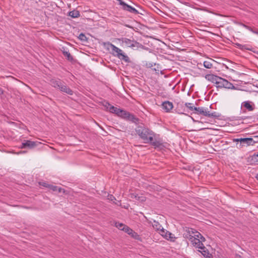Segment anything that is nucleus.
<instances>
[{"label": "nucleus", "mask_w": 258, "mask_h": 258, "mask_svg": "<svg viewBox=\"0 0 258 258\" xmlns=\"http://www.w3.org/2000/svg\"><path fill=\"white\" fill-rule=\"evenodd\" d=\"M159 233L167 240H170L171 241L175 240V237L173 236V235L163 228H162L161 230L159 232Z\"/></svg>", "instance_id": "obj_9"}, {"label": "nucleus", "mask_w": 258, "mask_h": 258, "mask_svg": "<svg viewBox=\"0 0 258 258\" xmlns=\"http://www.w3.org/2000/svg\"><path fill=\"white\" fill-rule=\"evenodd\" d=\"M135 128V132L139 137L144 141L145 143H148L153 140V138L155 135V133L145 126L143 123H139Z\"/></svg>", "instance_id": "obj_3"}, {"label": "nucleus", "mask_w": 258, "mask_h": 258, "mask_svg": "<svg viewBox=\"0 0 258 258\" xmlns=\"http://www.w3.org/2000/svg\"><path fill=\"white\" fill-rule=\"evenodd\" d=\"M253 159L254 160H255L256 161H258V152H257V155H254V156H253Z\"/></svg>", "instance_id": "obj_41"}, {"label": "nucleus", "mask_w": 258, "mask_h": 258, "mask_svg": "<svg viewBox=\"0 0 258 258\" xmlns=\"http://www.w3.org/2000/svg\"><path fill=\"white\" fill-rule=\"evenodd\" d=\"M102 105L106 108L107 111H109L110 107L112 106L108 102L105 101L102 102Z\"/></svg>", "instance_id": "obj_28"}, {"label": "nucleus", "mask_w": 258, "mask_h": 258, "mask_svg": "<svg viewBox=\"0 0 258 258\" xmlns=\"http://www.w3.org/2000/svg\"><path fill=\"white\" fill-rule=\"evenodd\" d=\"M79 38L82 40V41H86L87 40V38L86 37V36H85V35L83 33H81L79 36Z\"/></svg>", "instance_id": "obj_32"}, {"label": "nucleus", "mask_w": 258, "mask_h": 258, "mask_svg": "<svg viewBox=\"0 0 258 258\" xmlns=\"http://www.w3.org/2000/svg\"><path fill=\"white\" fill-rule=\"evenodd\" d=\"M205 79L216 85L217 88H224L228 89L236 90V88L232 83L227 80L213 74H207Z\"/></svg>", "instance_id": "obj_2"}, {"label": "nucleus", "mask_w": 258, "mask_h": 258, "mask_svg": "<svg viewBox=\"0 0 258 258\" xmlns=\"http://www.w3.org/2000/svg\"><path fill=\"white\" fill-rule=\"evenodd\" d=\"M162 108L167 112H170L173 107V103L169 101H166L162 104Z\"/></svg>", "instance_id": "obj_14"}, {"label": "nucleus", "mask_w": 258, "mask_h": 258, "mask_svg": "<svg viewBox=\"0 0 258 258\" xmlns=\"http://www.w3.org/2000/svg\"><path fill=\"white\" fill-rule=\"evenodd\" d=\"M110 113L115 114L119 117L128 121H131L135 124H138L140 119L134 114L127 111L123 109L117 108L114 106L110 107L109 111Z\"/></svg>", "instance_id": "obj_1"}, {"label": "nucleus", "mask_w": 258, "mask_h": 258, "mask_svg": "<svg viewBox=\"0 0 258 258\" xmlns=\"http://www.w3.org/2000/svg\"><path fill=\"white\" fill-rule=\"evenodd\" d=\"M39 144H40V143L30 140H26L22 143L20 148L21 149L28 148L31 149L36 147Z\"/></svg>", "instance_id": "obj_7"}, {"label": "nucleus", "mask_w": 258, "mask_h": 258, "mask_svg": "<svg viewBox=\"0 0 258 258\" xmlns=\"http://www.w3.org/2000/svg\"><path fill=\"white\" fill-rule=\"evenodd\" d=\"M115 226L118 229L123 231L126 225L121 223L115 222Z\"/></svg>", "instance_id": "obj_26"}, {"label": "nucleus", "mask_w": 258, "mask_h": 258, "mask_svg": "<svg viewBox=\"0 0 258 258\" xmlns=\"http://www.w3.org/2000/svg\"><path fill=\"white\" fill-rule=\"evenodd\" d=\"M48 188L52 190V191H57L58 186L50 184L49 187Z\"/></svg>", "instance_id": "obj_35"}, {"label": "nucleus", "mask_w": 258, "mask_h": 258, "mask_svg": "<svg viewBox=\"0 0 258 258\" xmlns=\"http://www.w3.org/2000/svg\"><path fill=\"white\" fill-rule=\"evenodd\" d=\"M255 178H256L257 180H258V173L256 174Z\"/></svg>", "instance_id": "obj_46"}, {"label": "nucleus", "mask_w": 258, "mask_h": 258, "mask_svg": "<svg viewBox=\"0 0 258 258\" xmlns=\"http://www.w3.org/2000/svg\"><path fill=\"white\" fill-rule=\"evenodd\" d=\"M61 92L65 93L69 95H72L73 94V91L69 87H68L65 83L62 84L61 86L60 87L59 90Z\"/></svg>", "instance_id": "obj_16"}, {"label": "nucleus", "mask_w": 258, "mask_h": 258, "mask_svg": "<svg viewBox=\"0 0 258 258\" xmlns=\"http://www.w3.org/2000/svg\"><path fill=\"white\" fill-rule=\"evenodd\" d=\"M194 237H196L197 238H203V240L205 239V237L198 231L196 230V232H195V234L194 235Z\"/></svg>", "instance_id": "obj_29"}, {"label": "nucleus", "mask_w": 258, "mask_h": 258, "mask_svg": "<svg viewBox=\"0 0 258 258\" xmlns=\"http://www.w3.org/2000/svg\"><path fill=\"white\" fill-rule=\"evenodd\" d=\"M122 9L124 11H127L130 13L133 14L134 15H138L141 14L137 10H136L135 8H133L130 5H127V4H125L124 6L122 7Z\"/></svg>", "instance_id": "obj_12"}, {"label": "nucleus", "mask_w": 258, "mask_h": 258, "mask_svg": "<svg viewBox=\"0 0 258 258\" xmlns=\"http://www.w3.org/2000/svg\"><path fill=\"white\" fill-rule=\"evenodd\" d=\"M200 239L201 240V241H202V243L203 242H204V241L206 240V239H205L204 240H203V238H200Z\"/></svg>", "instance_id": "obj_45"}, {"label": "nucleus", "mask_w": 258, "mask_h": 258, "mask_svg": "<svg viewBox=\"0 0 258 258\" xmlns=\"http://www.w3.org/2000/svg\"><path fill=\"white\" fill-rule=\"evenodd\" d=\"M242 112H243V113H245V112H246V110H242Z\"/></svg>", "instance_id": "obj_48"}, {"label": "nucleus", "mask_w": 258, "mask_h": 258, "mask_svg": "<svg viewBox=\"0 0 258 258\" xmlns=\"http://www.w3.org/2000/svg\"><path fill=\"white\" fill-rule=\"evenodd\" d=\"M149 143H150L151 145L154 146L155 148H159L162 146V143L161 141L159 140H155L154 141L153 140L152 141L149 142Z\"/></svg>", "instance_id": "obj_24"}, {"label": "nucleus", "mask_w": 258, "mask_h": 258, "mask_svg": "<svg viewBox=\"0 0 258 258\" xmlns=\"http://www.w3.org/2000/svg\"><path fill=\"white\" fill-rule=\"evenodd\" d=\"M247 29L249 31H251L253 33H254L256 34H258V29H257L253 28L250 26H248V28Z\"/></svg>", "instance_id": "obj_33"}, {"label": "nucleus", "mask_w": 258, "mask_h": 258, "mask_svg": "<svg viewBox=\"0 0 258 258\" xmlns=\"http://www.w3.org/2000/svg\"><path fill=\"white\" fill-rule=\"evenodd\" d=\"M156 74H159V70L158 67L152 69Z\"/></svg>", "instance_id": "obj_39"}, {"label": "nucleus", "mask_w": 258, "mask_h": 258, "mask_svg": "<svg viewBox=\"0 0 258 258\" xmlns=\"http://www.w3.org/2000/svg\"><path fill=\"white\" fill-rule=\"evenodd\" d=\"M123 231H124L125 233H127L128 235H130L132 232L133 230L128 226L126 225Z\"/></svg>", "instance_id": "obj_30"}, {"label": "nucleus", "mask_w": 258, "mask_h": 258, "mask_svg": "<svg viewBox=\"0 0 258 258\" xmlns=\"http://www.w3.org/2000/svg\"><path fill=\"white\" fill-rule=\"evenodd\" d=\"M107 197L108 199L111 201L114 202L115 200H116L115 198L112 195H108Z\"/></svg>", "instance_id": "obj_36"}, {"label": "nucleus", "mask_w": 258, "mask_h": 258, "mask_svg": "<svg viewBox=\"0 0 258 258\" xmlns=\"http://www.w3.org/2000/svg\"><path fill=\"white\" fill-rule=\"evenodd\" d=\"M233 142H240L239 147L237 146V148H241L245 145L247 146L253 145L255 143L251 138H236L233 139Z\"/></svg>", "instance_id": "obj_6"}, {"label": "nucleus", "mask_w": 258, "mask_h": 258, "mask_svg": "<svg viewBox=\"0 0 258 258\" xmlns=\"http://www.w3.org/2000/svg\"><path fill=\"white\" fill-rule=\"evenodd\" d=\"M4 93V91L1 88H0V95H3Z\"/></svg>", "instance_id": "obj_42"}, {"label": "nucleus", "mask_w": 258, "mask_h": 258, "mask_svg": "<svg viewBox=\"0 0 258 258\" xmlns=\"http://www.w3.org/2000/svg\"><path fill=\"white\" fill-rule=\"evenodd\" d=\"M131 198H136V199H137V196L136 195H135V194H132V195H131Z\"/></svg>", "instance_id": "obj_43"}, {"label": "nucleus", "mask_w": 258, "mask_h": 258, "mask_svg": "<svg viewBox=\"0 0 258 258\" xmlns=\"http://www.w3.org/2000/svg\"><path fill=\"white\" fill-rule=\"evenodd\" d=\"M132 237L135 238V239H138L139 235L138 234V233L134 231L133 230L131 234H130Z\"/></svg>", "instance_id": "obj_34"}, {"label": "nucleus", "mask_w": 258, "mask_h": 258, "mask_svg": "<svg viewBox=\"0 0 258 258\" xmlns=\"http://www.w3.org/2000/svg\"><path fill=\"white\" fill-rule=\"evenodd\" d=\"M235 45L236 47L238 48L241 49V50H250V48H248L246 45H242L238 43H235Z\"/></svg>", "instance_id": "obj_25"}, {"label": "nucleus", "mask_w": 258, "mask_h": 258, "mask_svg": "<svg viewBox=\"0 0 258 258\" xmlns=\"http://www.w3.org/2000/svg\"><path fill=\"white\" fill-rule=\"evenodd\" d=\"M50 83L53 87L59 90L62 84H64V82L59 79H52L50 81Z\"/></svg>", "instance_id": "obj_11"}, {"label": "nucleus", "mask_w": 258, "mask_h": 258, "mask_svg": "<svg viewBox=\"0 0 258 258\" xmlns=\"http://www.w3.org/2000/svg\"><path fill=\"white\" fill-rule=\"evenodd\" d=\"M248 26L246 25L245 27V28L247 29L248 28Z\"/></svg>", "instance_id": "obj_47"}, {"label": "nucleus", "mask_w": 258, "mask_h": 258, "mask_svg": "<svg viewBox=\"0 0 258 258\" xmlns=\"http://www.w3.org/2000/svg\"><path fill=\"white\" fill-rule=\"evenodd\" d=\"M118 2L119 5L121 6V9L124 6V5H125V3L123 2L122 0H116Z\"/></svg>", "instance_id": "obj_37"}, {"label": "nucleus", "mask_w": 258, "mask_h": 258, "mask_svg": "<svg viewBox=\"0 0 258 258\" xmlns=\"http://www.w3.org/2000/svg\"><path fill=\"white\" fill-rule=\"evenodd\" d=\"M199 251L205 258H212L213 257L212 254L209 252V250L205 246L203 248L202 247Z\"/></svg>", "instance_id": "obj_17"}, {"label": "nucleus", "mask_w": 258, "mask_h": 258, "mask_svg": "<svg viewBox=\"0 0 258 258\" xmlns=\"http://www.w3.org/2000/svg\"><path fill=\"white\" fill-rule=\"evenodd\" d=\"M258 119V114H253L251 116H245L238 117L237 119L239 121H242L241 122L243 123V120H246L248 123L254 122Z\"/></svg>", "instance_id": "obj_8"}, {"label": "nucleus", "mask_w": 258, "mask_h": 258, "mask_svg": "<svg viewBox=\"0 0 258 258\" xmlns=\"http://www.w3.org/2000/svg\"><path fill=\"white\" fill-rule=\"evenodd\" d=\"M152 224L153 228L158 232L160 231L162 228H163L160 223L155 220L153 221Z\"/></svg>", "instance_id": "obj_19"}, {"label": "nucleus", "mask_w": 258, "mask_h": 258, "mask_svg": "<svg viewBox=\"0 0 258 258\" xmlns=\"http://www.w3.org/2000/svg\"><path fill=\"white\" fill-rule=\"evenodd\" d=\"M155 64H156L155 63L153 64V63L149 62L148 63H147L146 66L148 68L152 69V67H153V66H155Z\"/></svg>", "instance_id": "obj_38"}, {"label": "nucleus", "mask_w": 258, "mask_h": 258, "mask_svg": "<svg viewBox=\"0 0 258 258\" xmlns=\"http://www.w3.org/2000/svg\"><path fill=\"white\" fill-rule=\"evenodd\" d=\"M214 60L212 59L205 61L203 63L204 67L207 69H211L213 68L212 62Z\"/></svg>", "instance_id": "obj_20"}, {"label": "nucleus", "mask_w": 258, "mask_h": 258, "mask_svg": "<svg viewBox=\"0 0 258 258\" xmlns=\"http://www.w3.org/2000/svg\"><path fill=\"white\" fill-rule=\"evenodd\" d=\"M208 109L206 110L204 107H196L195 113L203 115L205 116V114L207 113Z\"/></svg>", "instance_id": "obj_18"}, {"label": "nucleus", "mask_w": 258, "mask_h": 258, "mask_svg": "<svg viewBox=\"0 0 258 258\" xmlns=\"http://www.w3.org/2000/svg\"><path fill=\"white\" fill-rule=\"evenodd\" d=\"M62 53L63 55L67 58L68 60L70 61H72L73 60V57L69 51L64 49L62 51Z\"/></svg>", "instance_id": "obj_21"}, {"label": "nucleus", "mask_w": 258, "mask_h": 258, "mask_svg": "<svg viewBox=\"0 0 258 258\" xmlns=\"http://www.w3.org/2000/svg\"><path fill=\"white\" fill-rule=\"evenodd\" d=\"M57 191H58V192H64V189L61 188V187H58Z\"/></svg>", "instance_id": "obj_40"}, {"label": "nucleus", "mask_w": 258, "mask_h": 258, "mask_svg": "<svg viewBox=\"0 0 258 258\" xmlns=\"http://www.w3.org/2000/svg\"><path fill=\"white\" fill-rule=\"evenodd\" d=\"M240 26H242L243 27L245 28V26H246V25H245V24H243V23H240Z\"/></svg>", "instance_id": "obj_44"}, {"label": "nucleus", "mask_w": 258, "mask_h": 258, "mask_svg": "<svg viewBox=\"0 0 258 258\" xmlns=\"http://www.w3.org/2000/svg\"><path fill=\"white\" fill-rule=\"evenodd\" d=\"M39 184L43 187H47L48 188L50 186V184L45 181H40L39 182Z\"/></svg>", "instance_id": "obj_31"}, {"label": "nucleus", "mask_w": 258, "mask_h": 258, "mask_svg": "<svg viewBox=\"0 0 258 258\" xmlns=\"http://www.w3.org/2000/svg\"><path fill=\"white\" fill-rule=\"evenodd\" d=\"M104 45L105 46H106L108 49L111 50V53L113 56L117 57L120 60H122L126 62H130V59L128 56L120 48H118L109 42L104 43Z\"/></svg>", "instance_id": "obj_4"}, {"label": "nucleus", "mask_w": 258, "mask_h": 258, "mask_svg": "<svg viewBox=\"0 0 258 258\" xmlns=\"http://www.w3.org/2000/svg\"><path fill=\"white\" fill-rule=\"evenodd\" d=\"M256 137H257L258 138V135L256 136Z\"/></svg>", "instance_id": "obj_49"}, {"label": "nucleus", "mask_w": 258, "mask_h": 258, "mask_svg": "<svg viewBox=\"0 0 258 258\" xmlns=\"http://www.w3.org/2000/svg\"><path fill=\"white\" fill-rule=\"evenodd\" d=\"M195 232H196V230L193 228H186L183 236L185 238L189 239L190 241L191 239L194 238Z\"/></svg>", "instance_id": "obj_10"}, {"label": "nucleus", "mask_w": 258, "mask_h": 258, "mask_svg": "<svg viewBox=\"0 0 258 258\" xmlns=\"http://www.w3.org/2000/svg\"><path fill=\"white\" fill-rule=\"evenodd\" d=\"M241 108H245L248 111H251L254 109V105L252 102L246 101L241 103Z\"/></svg>", "instance_id": "obj_13"}, {"label": "nucleus", "mask_w": 258, "mask_h": 258, "mask_svg": "<svg viewBox=\"0 0 258 258\" xmlns=\"http://www.w3.org/2000/svg\"><path fill=\"white\" fill-rule=\"evenodd\" d=\"M190 241L195 247L199 249H201L204 246L203 243H202V241L199 238L194 237L192 239H191Z\"/></svg>", "instance_id": "obj_15"}, {"label": "nucleus", "mask_w": 258, "mask_h": 258, "mask_svg": "<svg viewBox=\"0 0 258 258\" xmlns=\"http://www.w3.org/2000/svg\"><path fill=\"white\" fill-rule=\"evenodd\" d=\"M185 106L188 108L189 110H190L191 111H195V109H196V107H195L193 104L191 103H185Z\"/></svg>", "instance_id": "obj_27"}, {"label": "nucleus", "mask_w": 258, "mask_h": 258, "mask_svg": "<svg viewBox=\"0 0 258 258\" xmlns=\"http://www.w3.org/2000/svg\"><path fill=\"white\" fill-rule=\"evenodd\" d=\"M119 41L122 42V44L125 46L131 47L133 49L142 47L143 45L140 43L134 40H131L127 38H121L119 39Z\"/></svg>", "instance_id": "obj_5"}, {"label": "nucleus", "mask_w": 258, "mask_h": 258, "mask_svg": "<svg viewBox=\"0 0 258 258\" xmlns=\"http://www.w3.org/2000/svg\"><path fill=\"white\" fill-rule=\"evenodd\" d=\"M205 116L212 118H218L220 116V115L216 112L210 113V112L208 111L207 113L205 114Z\"/></svg>", "instance_id": "obj_23"}, {"label": "nucleus", "mask_w": 258, "mask_h": 258, "mask_svg": "<svg viewBox=\"0 0 258 258\" xmlns=\"http://www.w3.org/2000/svg\"><path fill=\"white\" fill-rule=\"evenodd\" d=\"M80 12L77 10H73L69 12V16L73 18H78L80 16Z\"/></svg>", "instance_id": "obj_22"}]
</instances>
